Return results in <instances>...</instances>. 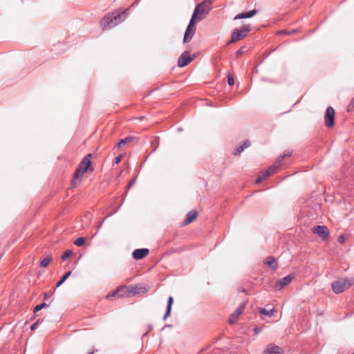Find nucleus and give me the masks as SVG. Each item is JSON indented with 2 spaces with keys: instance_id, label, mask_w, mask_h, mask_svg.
Here are the masks:
<instances>
[{
  "instance_id": "nucleus-1",
  "label": "nucleus",
  "mask_w": 354,
  "mask_h": 354,
  "mask_svg": "<svg viewBox=\"0 0 354 354\" xmlns=\"http://www.w3.org/2000/svg\"><path fill=\"white\" fill-rule=\"evenodd\" d=\"M129 14V9L122 12H113L106 15L100 21V26L103 30L111 28L123 22Z\"/></svg>"
},
{
  "instance_id": "nucleus-2",
  "label": "nucleus",
  "mask_w": 354,
  "mask_h": 354,
  "mask_svg": "<svg viewBox=\"0 0 354 354\" xmlns=\"http://www.w3.org/2000/svg\"><path fill=\"white\" fill-rule=\"evenodd\" d=\"M353 284H354L353 277L338 278L331 283V288L335 294H339L343 292Z\"/></svg>"
},
{
  "instance_id": "nucleus-3",
  "label": "nucleus",
  "mask_w": 354,
  "mask_h": 354,
  "mask_svg": "<svg viewBox=\"0 0 354 354\" xmlns=\"http://www.w3.org/2000/svg\"><path fill=\"white\" fill-rule=\"evenodd\" d=\"M212 1L205 0L196 6L193 12V17H196V21H201L211 10Z\"/></svg>"
},
{
  "instance_id": "nucleus-4",
  "label": "nucleus",
  "mask_w": 354,
  "mask_h": 354,
  "mask_svg": "<svg viewBox=\"0 0 354 354\" xmlns=\"http://www.w3.org/2000/svg\"><path fill=\"white\" fill-rule=\"evenodd\" d=\"M91 154H87L81 161L77 168L76 169L73 178L77 179L79 182L82 180L83 175L86 172L88 169L91 165Z\"/></svg>"
},
{
  "instance_id": "nucleus-5",
  "label": "nucleus",
  "mask_w": 354,
  "mask_h": 354,
  "mask_svg": "<svg viewBox=\"0 0 354 354\" xmlns=\"http://www.w3.org/2000/svg\"><path fill=\"white\" fill-rule=\"evenodd\" d=\"M251 30L250 25H243L241 28H235L232 34L231 39L227 44L236 42L245 38Z\"/></svg>"
},
{
  "instance_id": "nucleus-6",
  "label": "nucleus",
  "mask_w": 354,
  "mask_h": 354,
  "mask_svg": "<svg viewBox=\"0 0 354 354\" xmlns=\"http://www.w3.org/2000/svg\"><path fill=\"white\" fill-rule=\"evenodd\" d=\"M335 111L331 106L326 109L324 115V123L327 127H332L334 125Z\"/></svg>"
},
{
  "instance_id": "nucleus-7",
  "label": "nucleus",
  "mask_w": 354,
  "mask_h": 354,
  "mask_svg": "<svg viewBox=\"0 0 354 354\" xmlns=\"http://www.w3.org/2000/svg\"><path fill=\"white\" fill-rule=\"evenodd\" d=\"M245 306V303L240 304L238 308L230 315L229 319V323L230 324H234L236 322L238 317L243 311Z\"/></svg>"
},
{
  "instance_id": "nucleus-8",
  "label": "nucleus",
  "mask_w": 354,
  "mask_h": 354,
  "mask_svg": "<svg viewBox=\"0 0 354 354\" xmlns=\"http://www.w3.org/2000/svg\"><path fill=\"white\" fill-rule=\"evenodd\" d=\"M193 59L192 57L189 55L188 51H185L178 58V66L179 67H183L187 66L188 64H189L192 60Z\"/></svg>"
},
{
  "instance_id": "nucleus-9",
  "label": "nucleus",
  "mask_w": 354,
  "mask_h": 354,
  "mask_svg": "<svg viewBox=\"0 0 354 354\" xmlns=\"http://www.w3.org/2000/svg\"><path fill=\"white\" fill-rule=\"evenodd\" d=\"M313 232L317 234L322 239H326L329 235V230L327 227L324 225H317L313 228Z\"/></svg>"
},
{
  "instance_id": "nucleus-10",
  "label": "nucleus",
  "mask_w": 354,
  "mask_h": 354,
  "mask_svg": "<svg viewBox=\"0 0 354 354\" xmlns=\"http://www.w3.org/2000/svg\"><path fill=\"white\" fill-rule=\"evenodd\" d=\"M293 279V276L291 274L287 275L286 277L282 278L279 280L275 285V288L277 290H281L283 287L288 286Z\"/></svg>"
},
{
  "instance_id": "nucleus-11",
  "label": "nucleus",
  "mask_w": 354,
  "mask_h": 354,
  "mask_svg": "<svg viewBox=\"0 0 354 354\" xmlns=\"http://www.w3.org/2000/svg\"><path fill=\"white\" fill-rule=\"evenodd\" d=\"M149 252L147 248L136 249L133 252L132 256L134 259L140 260L145 258L149 254Z\"/></svg>"
},
{
  "instance_id": "nucleus-12",
  "label": "nucleus",
  "mask_w": 354,
  "mask_h": 354,
  "mask_svg": "<svg viewBox=\"0 0 354 354\" xmlns=\"http://www.w3.org/2000/svg\"><path fill=\"white\" fill-rule=\"evenodd\" d=\"M257 12H258V10L256 9L251 10L248 12H241V13L236 15L234 17V19L236 20V19H241L251 18V17H254L256 14H257Z\"/></svg>"
},
{
  "instance_id": "nucleus-13",
  "label": "nucleus",
  "mask_w": 354,
  "mask_h": 354,
  "mask_svg": "<svg viewBox=\"0 0 354 354\" xmlns=\"http://www.w3.org/2000/svg\"><path fill=\"white\" fill-rule=\"evenodd\" d=\"M263 262L265 264L268 265L272 270H276L277 269L278 264L275 258L272 257H268Z\"/></svg>"
},
{
  "instance_id": "nucleus-14",
  "label": "nucleus",
  "mask_w": 354,
  "mask_h": 354,
  "mask_svg": "<svg viewBox=\"0 0 354 354\" xmlns=\"http://www.w3.org/2000/svg\"><path fill=\"white\" fill-rule=\"evenodd\" d=\"M196 29H192L189 27H187L184 35L183 42H189L194 37Z\"/></svg>"
},
{
  "instance_id": "nucleus-15",
  "label": "nucleus",
  "mask_w": 354,
  "mask_h": 354,
  "mask_svg": "<svg viewBox=\"0 0 354 354\" xmlns=\"http://www.w3.org/2000/svg\"><path fill=\"white\" fill-rule=\"evenodd\" d=\"M251 143L249 140H246L243 142V145L239 147H237L236 149L233 152L234 156L239 155L245 149L249 147Z\"/></svg>"
},
{
  "instance_id": "nucleus-16",
  "label": "nucleus",
  "mask_w": 354,
  "mask_h": 354,
  "mask_svg": "<svg viewBox=\"0 0 354 354\" xmlns=\"http://www.w3.org/2000/svg\"><path fill=\"white\" fill-rule=\"evenodd\" d=\"M173 302H174L173 297H171V296L169 297L168 300H167V308H166V312L163 316L164 320H165L170 315Z\"/></svg>"
},
{
  "instance_id": "nucleus-17",
  "label": "nucleus",
  "mask_w": 354,
  "mask_h": 354,
  "mask_svg": "<svg viewBox=\"0 0 354 354\" xmlns=\"http://www.w3.org/2000/svg\"><path fill=\"white\" fill-rule=\"evenodd\" d=\"M198 216V212L196 211H191L189 212L186 216L185 220V224L191 223L194 219H196Z\"/></svg>"
},
{
  "instance_id": "nucleus-18",
  "label": "nucleus",
  "mask_w": 354,
  "mask_h": 354,
  "mask_svg": "<svg viewBox=\"0 0 354 354\" xmlns=\"http://www.w3.org/2000/svg\"><path fill=\"white\" fill-rule=\"evenodd\" d=\"M133 138L131 136H127L124 139H121L115 145V147L120 148L125 146L127 143L131 142L133 140Z\"/></svg>"
},
{
  "instance_id": "nucleus-19",
  "label": "nucleus",
  "mask_w": 354,
  "mask_h": 354,
  "mask_svg": "<svg viewBox=\"0 0 354 354\" xmlns=\"http://www.w3.org/2000/svg\"><path fill=\"white\" fill-rule=\"evenodd\" d=\"M260 314L272 317L274 315L275 310L274 308L266 310V308H260L259 310Z\"/></svg>"
},
{
  "instance_id": "nucleus-20",
  "label": "nucleus",
  "mask_w": 354,
  "mask_h": 354,
  "mask_svg": "<svg viewBox=\"0 0 354 354\" xmlns=\"http://www.w3.org/2000/svg\"><path fill=\"white\" fill-rule=\"evenodd\" d=\"M266 354H282L281 348L278 346H274L268 348Z\"/></svg>"
},
{
  "instance_id": "nucleus-21",
  "label": "nucleus",
  "mask_w": 354,
  "mask_h": 354,
  "mask_svg": "<svg viewBox=\"0 0 354 354\" xmlns=\"http://www.w3.org/2000/svg\"><path fill=\"white\" fill-rule=\"evenodd\" d=\"M292 155V151L286 150L285 151L283 154L279 156L277 159L276 160V163H281L283 159L287 157H290Z\"/></svg>"
},
{
  "instance_id": "nucleus-22",
  "label": "nucleus",
  "mask_w": 354,
  "mask_h": 354,
  "mask_svg": "<svg viewBox=\"0 0 354 354\" xmlns=\"http://www.w3.org/2000/svg\"><path fill=\"white\" fill-rule=\"evenodd\" d=\"M120 290L117 289L115 291H113L112 294L108 295L106 296V297L111 300H113V298L122 297L123 295L120 294Z\"/></svg>"
},
{
  "instance_id": "nucleus-23",
  "label": "nucleus",
  "mask_w": 354,
  "mask_h": 354,
  "mask_svg": "<svg viewBox=\"0 0 354 354\" xmlns=\"http://www.w3.org/2000/svg\"><path fill=\"white\" fill-rule=\"evenodd\" d=\"M71 274V271L67 272L62 277V279L57 282V287H59L62 283L65 282V281L70 277Z\"/></svg>"
},
{
  "instance_id": "nucleus-24",
  "label": "nucleus",
  "mask_w": 354,
  "mask_h": 354,
  "mask_svg": "<svg viewBox=\"0 0 354 354\" xmlns=\"http://www.w3.org/2000/svg\"><path fill=\"white\" fill-rule=\"evenodd\" d=\"M281 163H276V162H274V164L272 166H270L268 169L267 171L272 175L273 174H274L277 171V169L279 168V165H280Z\"/></svg>"
},
{
  "instance_id": "nucleus-25",
  "label": "nucleus",
  "mask_w": 354,
  "mask_h": 354,
  "mask_svg": "<svg viewBox=\"0 0 354 354\" xmlns=\"http://www.w3.org/2000/svg\"><path fill=\"white\" fill-rule=\"evenodd\" d=\"M51 257H45L40 263V266L43 268H46L48 266L50 262L51 261Z\"/></svg>"
},
{
  "instance_id": "nucleus-26",
  "label": "nucleus",
  "mask_w": 354,
  "mask_h": 354,
  "mask_svg": "<svg viewBox=\"0 0 354 354\" xmlns=\"http://www.w3.org/2000/svg\"><path fill=\"white\" fill-rule=\"evenodd\" d=\"M48 306V305L46 303H41L40 304H38L34 308V313L38 312V311L41 310V309L45 308Z\"/></svg>"
},
{
  "instance_id": "nucleus-27",
  "label": "nucleus",
  "mask_w": 354,
  "mask_h": 354,
  "mask_svg": "<svg viewBox=\"0 0 354 354\" xmlns=\"http://www.w3.org/2000/svg\"><path fill=\"white\" fill-rule=\"evenodd\" d=\"M73 252L70 250H66L62 255V259L66 261L70 256H71Z\"/></svg>"
},
{
  "instance_id": "nucleus-28",
  "label": "nucleus",
  "mask_w": 354,
  "mask_h": 354,
  "mask_svg": "<svg viewBox=\"0 0 354 354\" xmlns=\"http://www.w3.org/2000/svg\"><path fill=\"white\" fill-rule=\"evenodd\" d=\"M85 243V239L84 237H78L74 242L77 246H82Z\"/></svg>"
},
{
  "instance_id": "nucleus-29",
  "label": "nucleus",
  "mask_w": 354,
  "mask_h": 354,
  "mask_svg": "<svg viewBox=\"0 0 354 354\" xmlns=\"http://www.w3.org/2000/svg\"><path fill=\"white\" fill-rule=\"evenodd\" d=\"M142 289H145V288H142V286H135L133 289H132V292H133V294H139L140 292H145L144 290H142Z\"/></svg>"
},
{
  "instance_id": "nucleus-30",
  "label": "nucleus",
  "mask_w": 354,
  "mask_h": 354,
  "mask_svg": "<svg viewBox=\"0 0 354 354\" xmlns=\"http://www.w3.org/2000/svg\"><path fill=\"white\" fill-rule=\"evenodd\" d=\"M195 21H196V17H193V15L192 16V18L188 24V26L187 27H189L190 28L192 29H196L195 28Z\"/></svg>"
},
{
  "instance_id": "nucleus-31",
  "label": "nucleus",
  "mask_w": 354,
  "mask_h": 354,
  "mask_svg": "<svg viewBox=\"0 0 354 354\" xmlns=\"http://www.w3.org/2000/svg\"><path fill=\"white\" fill-rule=\"evenodd\" d=\"M227 82L230 86H232L234 84L233 76L231 74L227 75Z\"/></svg>"
},
{
  "instance_id": "nucleus-32",
  "label": "nucleus",
  "mask_w": 354,
  "mask_h": 354,
  "mask_svg": "<svg viewBox=\"0 0 354 354\" xmlns=\"http://www.w3.org/2000/svg\"><path fill=\"white\" fill-rule=\"evenodd\" d=\"M40 323H41V322L39 320H37L34 324H32L30 326L31 330H35L38 327V326L39 325Z\"/></svg>"
},
{
  "instance_id": "nucleus-33",
  "label": "nucleus",
  "mask_w": 354,
  "mask_h": 354,
  "mask_svg": "<svg viewBox=\"0 0 354 354\" xmlns=\"http://www.w3.org/2000/svg\"><path fill=\"white\" fill-rule=\"evenodd\" d=\"M354 108V97L350 102L348 106V111H351Z\"/></svg>"
},
{
  "instance_id": "nucleus-34",
  "label": "nucleus",
  "mask_w": 354,
  "mask_h": 354,
  "mask_svg": "<svg viewBox=\"0 0 354 354\" xmlns=\"http://www.w3.org/2000/svg\"><path fill=\"white\" fill-rule=\"evenodd\" d=\"M271 174L266 170V171H264L262 175L260 176L261 177L262 180H265L269 176H270Z\"/></svg>"
},
{
  "instance_id": "nucleus-35",
  "label": "nucleus",
  "mask_w": 354,
  "mask_h": 354,
  "mask_svg": "<svg viewBox=\"0 0 354 354\" xmlns=\"http://www.w3.org/2000/svg\"><path fill=\"white\" fill-rule=\"evenodd\" d=\"M271 174L266 170V171H264L262 175L260 176L261 177L262 180H265L269 176H270Z\"/></svg>"
},
{
  "instance_id": "nucleus-36",
  "label": "nucleus",
  "mask_w": 354,
  "mask_h": 354,
  "mask_svg": "<svg viewBox=\"0 0 354 354\" xmlns=\"http://www.w3.org/2000/svg\"><path fill=\"white\" fill-rule=\"evenodd\" d=\"M122 156H123L122 154H120L118 157H116L115 159L114 163L118 164L121 161Z\"/></svg>"
},
{
  "instance_id": "nucleus-37",
  "label": "nucleus",
  "mask_w": 354,
  "mask_h": 354,
  "mask_svg": "<svg viewBox=\"0 0 354 354\" xmlns=\"http://www.w3.org/2000/svg\"><path fill=\"white\" fill-rule=\"evenodd\" d=\"M243 53V48H241L236 51V55L240 56Z\"/></svg>"
},
{
  "instance_id": "nucleus-38",
  "label": "nucleus",
  "mask_w": 354,
  "mask_h": 354,
  "mask_svg": "<svg viewBox=\"0 0 354 354\" xmlns=\"http://www.w3.org/2000/svg\"><path fill=\"white\" fill-rule=\"evenodd\" d=\"M279 34L290 35V32H289V30H280V31H279Z\"/></svg>"
},
{
  "instance_id": "nucleus-39",
  "label": "nucleus",
  "mask_w": 354,
  "mask_h": 354,
  "mask_svg": "<svg viewBox=\"0 0 354 354\" xmlns=\"http://www.w3.org/2000/svg\"><path fill=\"white\" fill-rule=\"evenodd\" d=\"M254 331L255 334H259L261 331V328H260V327H255L254 329Z\"/></svg>"
},
{
  "instance_id": "nucleus-40",
  "label": "nucleus",
  "mask_w": 354,
  "mask_h": 354,
  "mask_svg": "<svg viewBox=\"0 0 354 354\" xmlns=\"http://www.w3.org/2000/svg\"><path fill=\"white\" fill-rule=\"evenodd\" d=\"M338 241H339V243H344V236H342V235L339 236V238H338Z\"/></svg>"
},
{
  "instance_id": "nucleus-41",
  "label": "nucleus",
  "mask_w": 354,
  "mask_h": 354,
  "mask_svg": "<svg viewBox=\"0 0 354 354\" xmlns=\"http://www.w3.org/2000/svg\"><path fill=\"white\" fill-rule=\"evenodd\" d=\"M262 180H262L261 177L259 176V177L257 178V180H256V183H261Z\"/></svg>"
},
{
  "instance_id": "nucleus-42",
  "label": "nucleus",
  "mask_w": 354,
  "mask_h": 354,
  "mask_svg": "<svg viewBox=\"0 0 354 354\" xmlns=\"http://www.w3.org/2000/svg\"><path fill=\"white\" fill-rule=\"evenodd\" d=\"M289 32H290V35L295 34V33H296L297 32V29H292Z\"/></svg>"
},
{
  "instance_id": "nucleus-43",
  "label": "nucleus",
  "mask_w": 354,
  "mask_h": 354,
  "mask_svg": "<svg viewBox=\"0 0 354 354\" xmlns=\"http://www.w3.org/2000/svg\"><path fill=\"white\" fill-rule=\"evenodd\" d=\"M44 299H47L48 298V293H44Z\"/></svg>"
},
{
  "instance_id": "nucleus-44",
  "label": "nucleus",
  "mask_w": 354,
  "mask_h": 354,
  "mask_svg": "<svg viewBox=\"0 0 354 354\" xmlns=\"http://www.w3.org/2000/svg\"><path fill=\"white\" fill-rule=\"evenodd\" d=\"M134 183V181H132L129 184V187H131Z\"/></svg>"
},
{
  "instance_id": "nucleus-45",
  "label": "nucleus",
  "mask_w": 354,
  "mask_h": 354,
  "mask_svg": "<svg viewBox=\"0 0 354 354\" xmlns=\"http://www.w3.org/2000/svg\"><path fill=\"white\" fill-rule=\"evenodd\" d=\"M102 222H100V223H99V225H98V227H100L102 226Z\"/></svg>"
},
{
  "instance_id": "nucleus-46",
  "label": "nucleus",
  "mask_w": 354,
  "mask_h": 354,
  "mask_svg": "<svg viewBox=\"0 0 354 354\" xmlns=\"http://www.w3.org/2000/svg\"><path fill=\"white\" fill-rule=\"evenodd\" d=\"M353 354H354V353Z\"/></svg>"
}]
</instances>
